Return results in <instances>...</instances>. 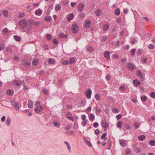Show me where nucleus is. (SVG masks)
<instances>
[{
	"mask_svg": "<svg viewBox=\"0 0 155 155\" xmlns=\"http://www.w3.org/2000/svg\"><path fill=\"white\" fill-rule=\"evenodd\" d=\"M12 105L14 107L15 110L18 111L19 110V104L15 100H12L11 101Z\"/></svg>",
	"mask_w": 155,
	"mask_h": 155,
	"instance_id": "f257e3e1",
	"label": "nucleus"
},
{
	"mask_svg": "<svg viewBox=\"0 0 155 155\" xmlns=\"http://www.w3.org/2000/svg\"><path fill=\"white\" fill-rule=\"evenodd\" d=\"M101 124L102 127L104 128V131H106L109 127V124L104 119H102Z\"/></svg>",
	"mask_w": 155,
	"mask_h": 155,
	"instance_id": "f03ea898",
	"label": "nucleus"
},
{
	"mask_svg": "<svg viewBox=\"0 0 155 155\" xmlns=\"http://www.w3.org/2000/svg\"><path fill=\"white\" fill-rule=\"evenodd\" d=\"M19 24H20L21 28L23 29L25 28L27 25V21L25 19H22L19 22Z\"/></svg>",
	"mask_w": 155,
	"mask_h": 155,
	"instance_id": "7ed1b4c3",
	"label": "nucleus"
},
{
	"mask_svg": "<svg viewBox=\"0 0 155 155\" xmlns=\"http://www.w3.org/2000/svg\"><path fill=\"white\" fill-rule=\"evenodd\" d=\"M43 110V107L41 106H38L35 107L34 109L35 111L37 114H40L41 112H42Z\"/></svg>",
	"mask_w": 155,
	"mask_h": 155,
	"instance_id": "20e7f679",
	"label": "nucleus"
},
{
	"mask_svg": "<svg viewBox=\"0 0 155 155\" xmlns=\"http://www.w3.org/2000/svg\"><path fill=\"white\" fill-rule=\"evenodd\" d=\"M85 7V5L83 3H80L78 5L77 9L79 12H82Z\"/></svg>",
	"mask_w": 155,
	"mask_h": 155,
	"instance_id": "39448f33",
	"label": "nucleus"
},
{
	"mask_svg": "<svg viewBox=\"0 0 155 155\" xmlns=\"http://www.w3.org/2000/svg\"><path fill=\"white\" fill-rule=\"evenodd\" d=\"M78 26L75 24H73L71 27V29L73 33H75L78 31Z\"/></svg>",
	"mask_w": 155,
	"mask_h": 155,
	"instance_id": "423d86ee",
	"label": "nucleus"
},
{
	"mask_svg": "<svg viewBox=\"0 0 155 155\" xmlns=\"http://www.w3.org/2000/svg\"><path fill=\"white\" fill-rule=\"evenodd\" d=\"M127 66L129 70L132 71L134 70L135 67V65L132 63H128Z\"/></svg>",
	"mask_w": 155,
	"mask_h": 155,
	"instance_id": "0eeeda50",
	"label": "nucleus"
},
{
	"mask_svg": "<svg viewBox=\"0 0 155 155\" xmlns=\"http://www.w3.org/2000/svg\"><path fill=\"white\" fill-rule=\"evenodd\" d=\"M85 94L88 99L91 98L92 94V91L91 89H89L85 92Z\"/></svg>",
	"mask_w": 155,
	"mask_h": 155,
	"instance_id": "6e6552de",
	"label": "nucleus"
},
{
	"mask_svg": "<svg viewBox=\"0 0 155 155\" xmlns=\"http://www.w3.org/2000/svg\"><path fill=\"white\" fill-rule=\"evenodd\" d=\"M23 65L26 68L29 67L31 66V64L30 61H25L22 63Z\"/></svg>",
	"mask_w": 155,
	"mask_h": 155,
	"instance_id": "1a4fd4ad",
	"label": "nucleus"
},
{
	"mask_svg": "<svg viewBox=\"0 0 155 155\" xmlns=\"http://www.w3.org/2000/svg\"><path fill=\"white\" fill-rule=\"evenodd\" d=\"M13 85L14 86H19L22 84V82H20L19 81L17 80H13Z\"/></svg>",
	"mask_w": 155,
	"mask_h": 155,
	"instance_id": "9d476101",
	"label": "nucleus"
},
{
	"mask_svg": "<svg viewBox=\"0 0 155 155\" xmlns=\"http://www.w3.org/2000/svg\"><path fill=\"white\" fill-rule=\"evenodd\" d=\"M137 75L141 79L143 80L144 78V76L143 74H142L141 73V72L140 71H138L136 73Z\"/></svg>",
	"mask_w": 155,
	"mask_h": 155,
	"instance_id": "9b49d317",
	"label": "nucleus"
},
{
	"mask_svg": "<svg viewBox=\"0 0 155 155\" xmlns=\"http://www.w3.org/2000/svg\"><path fill=\"white\" fill-rule=\"evenodd\" d=\"M44 20L48 22L51 21L52 20V18L50 16H46L44 18Z\"/></svg>",
	"mask_w": 155,
	"mask_h": 155,
	"instance_id": "f8f14e48",
	"label": "nucleus"
},
{
	"mask_svg": "<svg viewBox=\"0 0 155 155\" xmlns=\"http://www.w3.org/2000/svg\"><path fill=\"white\" fill-rule=\"evenodd\" d=\"M14 92L13 90H8L6 91V93L7 95L12 96L13 95Z\"/></svg>",
	"mask_w": 155,
	"mask_h": 155,
	"instance_id": "ddd939ff",
	"label": "nucleus"
},
{
	"mask_svg": "<svg viewBox=\"0 0 155 155\" xmlns=\"http://www.w3.org/2000/svg\"><path fill=\"white\" fill-rule=\"evenodd\" d=\"M102 14V12L101 10L99 8L96 9L95 12V15L97 16H99L101 15Z\"/></svg>",
	"mask_w": 155,
	"mask_h": 155,
	"instance_id": "4468645a",
	"label": "nucleus"
},
{
	"mask_svg": "<svg viewBox=\"0 0 155 155\" xmlns=\"http://www.w3.org/2000/svg\"><path fill=\"white\" fill-rule=\"evenodd\" d=\"M91 24V22L89 20H86L84 24V26L86 28L89 27L90 25Z\"/></svg>",
	"mask_w": 155,
	"mask_h": 155,
	"instance_id": "2eb2a0df",
	"label": "nucleus"
},
{
	"mask_svg": "<svg viewBox=\"0 0 155 155\" xmlns=\"http://www.w3.org/2000/svg\"><path fill=\"white\" fill-rule=\"evenodd\" d=\"M42 12V11L40 8H38L35 12V14L36 15H40Z\"/></svg>",
	"mask_w": 155,
	"mask_h": 155,
	"instance_id": "dca6fc26",
	"label": "nucleus"
},
{
	"mask_svg": "<svg viewBox=\"0 0 155 155\" xmlns=\"http://www.w3.org/2000/svg\"><path fill=\"white\" fill-rule=\"evenodd\" d=\"M133 84L135 86L137 87L140 84V81L137 80H135L133 81Z\"/></svg>",
	"mask_w": 155,
	"mask_h": 155,
	"instance_id": "f3484780",
	"label": "nucleus"
},
{
	"mask_svg": "<svg viewBox=\"0 0 155 155\" xmlns=\"http://www.w3.org/2000/svg\"><path fill=\"white\" fill-rule=\"evenodd\" d=\"M84 140L89 147H91L92 146V144L91 143L85 138H84Z\"/></svg>",
	"mask_w": 155,
	"mask_h": 155,
	"instance_id": "a211bd4d",
	"label": "nucleus"
},
{
	"mask_svg": "<svg viewBox=\"0 0 155 155\" xmlns=\"http://www.w3.org/2000/svg\"><path fill=\"white\" fill-rule=\"evenodd\" d=\"M104 56L105 58H107V60L110 59V53L109 51H107L105 52L104 54Z\"/></svg>",
	"mask_w": 155,
	"mask_h": 155,
	"instance_id": "6ab92c4d",
	"label": "nucleus"
},
{
	"mask_svg": "<svg viewBox=\"0 0 155 155\" xmlns=\"http://www.w3.org/2000/svg\"><path fill=\"white\" fill-rule=\"evenodd\" d=\"M61 9V6L59 4H57L55 6V9L56 11H59Z\"/></svg>",
	"mask_w": 155,
	"mask_h": 155,
	"instance_id": "aec40b11",
	"label": "nucleus"
},
{
	"mask_svg": "<svg viewBox=\"0 0 155 155\" xmlns=\"http://www.w3.org/2000/svg\"><path fill=\"white\" fill-rule=\"evenodd\" d=\"M74 18V15L73 14L71 13L68 15L67 19L69 21L72 20Z\"/></svg>",
	"mask_w": 155,
	"mask_h": 155,
	"instance_id": "412c9836",
	"label": "nucleus"
},
{
	"mask_svg": "<svg viewBox=\"0 0 155 155\" xmlns=\"http://www.w3.org/2000/svg\"><path fill=\"white\" fill-rule=\"evenodd\" d=\"M89 119L91 120H93L95 119V116L94 114L91 113L89 116Z\"/></svg>",
	"mask_w": 155,
	"mask_h": 155,
	"instance_id": "4be33fe9",
	"label": "nucleus"
},
{
	"mask_svg": "<svg viewBox=\"0 0 155 155\" xmlns=\"http://www.w3.org/2000/svg\"><path fill=\"white\" fill-rule=\"evenodd\" d=\"M48 61L49 64H52L54 63V60L52 58H49L48 59Z\"/></svg>",
	"mask_w": 155,
	"mask_h": 155,
	"instance_id": "5701e85b",
	"label": "nucleus"
},
{
	"mask_svg": "<svg viewBox=\"0 0 155 155\" xmlns=\"http://www.w3.org/2000/svg\"><path fill=\"white\" fill-rule=\"evenodd\" d=\"M109 25L107 24H105L103 30L104 31H107L109 29Z\"/></svg>",
	"mask_w": 155,
	"mask_h": 155,
	"instance_id": "b1692460",
	"label": "nucleus"
},
{
	"mask_svg": "<svg viewBox=\"0 0 155 155\" xmlns=\"http://www.w3.org/2000/svg\"><path fill=\"white\" fill-rule=\"evenodd\" d=\"M38 63V61L37 59H34L32 62V64L34 66L37 65Z\"/></svg>",
	"mask_w": 155,
	"mask_h": 155,
	"instance_id": "393cba45",
	"label": "nucleus"
},
{
	"mask_svg": "<svg viewBox=\"0 0 155 155\" xmlns=\"http://www.w3.org/2000/svg\"><path fill=\"white\" fill-rule=\"evenodd\" d=\"M146 137L144 135H141L138 137V139L140 141H142L145 139Z\"/></svg>",
	"mask_w": 155,
	"mask_h": 155,
	"instance_id": "a878e982",
	"label": "nucleus"
},
{
	"mask_svg": "<svg viewBox=\"0 0 155 155\" xmlns=\"http://www.w3.org/2000/svg\"><path fill=\"white\" fill-rule=\"evenodd\" d=\"M11 119L9 117H8L6 120L5 122L6 124L9 126L11 123Z\"/></svg>",
	"mask_w": 155,
	"mask_h": 155,
	"instance_id": "bb28decb",
	"label": "nucleus"
},
{
	"mask_svg": "<svg viewBox=\"0 0 155 155\" xmlns=\"http://www.w3.org/2000/svg\"><path fill=\"white\" fill-rule=\"evenodd\" d=\"M14 38L15 39L16 41H20L21 40V38L18 36L14 35Z\"/></svg>",
	"mask_w": 155,
	"mask_h": 155,
	"instance_id": "cd10ccee",
	"label": "nucleus"
},
{
	"mask_svg": "<svg viewBox=\"0 0 155 155\" xmlns=\"http://www.w3.org/2000/svg\"><path fill=\"white\" fill-rule=\"evenodd\" d=\"M75 61V59L74 58H71L69 60V64H72Z\"/></svg>",
	"mask_w": 155,
	"mask_h": 155,
	"instance_id": "c85d7f7f",
	"label": "nucleus"
},
{
	"mask_svg": "<svg viewBox=\"0 0 155 155\" xmlns=\"http://www.w3.org/2000/svg\"><path fill=\"white\" fill-rule=\"evenodd\" d=\"M147 60V58L146 57H143L141 58V61L143 64L146 63Z\"/></svg>",
	"mask_w": 155,
	"mask_h": 155,
	"instance_id": "c756f323",
	"label": "nucleus"
},
{
	"mask_svg": "<svg viewBox=\"0 0 155 155\" xmlns=\"http://www.w3.org/2000/svg\"><path fill=\"white\" fill-rule=\"evenodd\" d=\"M136 49L135 48L132 49L131 50V55L132 56H134L135 55Z\"/></svg>",
	"mask_w": 155,
	"mask_h": 155,
	"instance_id": "7c9ffc66",
	"label": "nucleus"
},
{
	"mask_svg": "<svg viewBox=\"0 0 155 155\" xmlns=\"http://www.w3.org/2000/svg\"><path fill=\"white\" fill-rule=\"evenodd\" d=\"M28 107L31 108L33 107V103L31 101L29 100L28 101Z\"/></svg>",
	"mask_w": 155,
	"mask_h": 155,
	"instance_id": "2f4dec72",
	"label": "nucleus"
},
{
	"mask_svg": "<svg viewBox=\"0 0 155 155\" xmlns=\"http://www.w3.org/2000/svg\"><path fill=\"white\" fill-rule=\"evenodd\" d=\"M141 101L143 102H144L146 101L147 99V97L146 96H141Z\"/></svg>",
	"mask_w": 155,
	"mask_h": 155,
	"instance_id": "473e14b6",
	"label": "nucleus"
},
{
	"mask_svg": "<svg viewBox=\"0 0 155 155\" xmlns=\"http://www.w3.org/2000/svg\"><path fill=\"white\" fill-rule=\"evenodd\" d=\"M53 124L54 127H58L60 126V124L58 123L57 121H54L53 123Z\"/></svg>",
	"mask_w": 155,
	"mask_h": 155,
	"instance_id": "72a5a7b5",
	"label": "nucleus"
},
{
	"mask_svg": "<svg viewBox=\"0 0 155 155\" xmlns=\"http://www.w3.org/2000/svg\"><path fill=\"white\" fill-rule=\"evenodd\" d=\"M3 14L4 16L6 17L8 16V12L6 10H4L3 11Z\"/></svg>",
	"mask_w": 155,
	"mask_h": 155,
	"instance_id": "f704fd0d",
	"label": "nucleus"
},
{
	"mask_svg": "<svg viewBox=\"0 0 155 155\" xmlns=\"http://www.w3.org/2000/svg\"><path fill=\"white\" fill-rule=\"evenodd\" d=\"M122 125V123L120 121H119L117 123V127L120 129H121Z\"/></svg>",
	"mask_w": 155,
	"mask_h": 155,
	"instance_id": "c9c22d12",
	"label": "nucleus"
},
{
	"mask_svg": "<svg viewBox=\"0 0 155 155\" xmlns=\"http://www.w3.org/2000/svg\"><path fill=\"white\" fill-rule=\"evenodd\" d=\"M149 144L152 146L155 145V141L153 140H150L149 142Z\"/></svg>",
	"mask_w": 155,
	"mask_h": 155,
	"instance_id": "e433bc0d",
	"label": "nucleus"
},
{
	"mask_svg": "<svg viewBox=\"0 0 155 155\" xmlns=\"http://www.w3.org/2000/svg\"><path fill=\"white\" fill-rule=\"evenodd\" d=\"M120 13V10L118 8H117L115 11V14L117 15H119Z\"/></svg>",
	"mask_w": 155,
	"mask_h": 155,
	"instance_id": "4c0bfd02",
	"label": "nucleus"
},
{
	"mask_svg": "<svg viewBox=\"0 0 155 155\" xmlns=\"http://www.w3.org/2000/svg\"><path fill=\"white\" fill-rule=\"evenodd\" d=\"M119 141L121 145L123 147L125 146V142L122 140H120Z\"/></svg>",
	"mask_w": 155,
	"mask_h": 155,
	"instance_id": "58836bf2",
	"label": "nucleus"
},
{
	"mask_svg": "<svg viewBox=\"0 0 155 155\" xmlns=\"http://www.w3.org/2000/svg\"><path fill=\"white\" fill-rule=\"evenodd\" d=\"M8 31V30L6 28H4L2 31V32L4 35H5L7 33Z\"/></svg>",
	"mask_w": 155,
	"mask_h": 155,
	"instance_id": "ea45409f",
	"label": "nucleus"
},
{
	"mask_svg": "<svg viewBox=\"0 0 155 155\" xmlns=\"http://www.w3.org/2000/svg\"><path fill=\"white\" fill-rule=\"evenodd\" d=\"M95 97L97 101H99L100 100V96L99 94H96L95 95Z\"/></svg>",
	"mask_w": 155,
	"mask_h": 155,
	"instance_id": "a19ab883",
	"label": "nucleus"
},
{
	"mask_svg": "<svg viewBox=\"0 0 155 155\" xmlns=\"http://www.w3.org/2000/svg\"><path fill=\"white\" fill-rule=\"evenodd\" d=\"M46 38L48 40H51V39L52 37L50 34H46Z\"/></svg>",
	"mask_w": 155,
	"mask_h": 155,
	"instance_id": "79ce46f5",
	"label": "nucleus"
},
{
	"mask_svg": "<svg viewBox=\"0 0 155 155\" xmlns=\"http://www.w3.org/2000/svg\"><path fill=\"white\" fill-rule=\"evenodd\" d=\"M154 47L155 46L153 44H150L148 46V48L150 49H154Z\"/></svg>",
	"mask_w": 155,
	"mask_h": 155,
	"instance_id": "37998d69",
	"label": "nucleus"
},
{
	"mask_svg": "<svg viewBox=\"0 0 155 155\" xmlns=\"http://www.w3.org/2000/svg\"><path fill=\"white\" fill-rule=\"evenodd\" d=\"M25 15V14L22 12H21L19 13L18 15V18H23Z\"/></svg>",
	"mask_w": 155,
	"mask_h": 155,
	"instance_id": "c03bdc74",
	"label": "nucleus"
},
{
	"mask_svg": "<svg viewBox=\"0 0 155 155\" xmlns=\"http://www.w3.org/2000/svg\"><path fill=\"white\" fill-rule=\"evenodd\" d=\"M134 126H135V128L136 129H137L140 126V124L138 122H135V123Z\"/></svg>",
	"mask_w": 155,
	"mask_h": 155,
	"instance_id": "a18cd8bd",
	"label": "nucleus"
},
{
	"mask_svg": "<svg viewBox=\"0 0 155 155\" xmlns=\"http://www.w3.org/2000/svg\"><path fill=\"white\" fill-rule=\"evenodd\" d=\"M135 151L137 153H140L141 151V149L140 147L136 148L135 150Z\"/></svg>",
	"mask_w": 155,
	"mask_h": 155,
	"instance_id": "49530a36",
	"label": "nucleus"
},
{
	"mask_svg": "<svg viewBox=\"0 0 155 155\" xmlns=\"http://www.w3.org/2000/svg\"><path fill=\"white\" fill-rule=\"evenodd\" d=\"M87 120H83L81 123V124L84 127L87 124Z\"/></svg>",
	"mask_w": 155,
	"mask_h": 155,
	"instance_id": "de8ad7c7",
	"label": "nucleus"
},
{
	"mask_svg": "<svg viewBox=\"0 0 155 155\" xmlns=\"http://www.w3.org/2000/svg\"><path fill=\"white\" fill-rule=\"evenodd\" d=\"M107 37L106 36H104L101 38V41H105L107 40Z\"/></svg>",
	"mask_w": 155,
	"mask_h": 155,
	"instance_id": "09e8293b",
	"label": "nucleus"
},
{
	"mask_svg": "<svg viewBox=\"0 0 155 155\" xmlns=\"http://www.w3.org/2000/svg\"><path fill=\"white\" fill-rule=\"evenodd\" d=\"M53 43L55 45H57L58 44V40L56 39H54L52 41Z\"/></svg>",
	"mask_w": 155,
	"mask_h": 155,
	"instance_id": "8fccbe9b",
	"label": "nucleus"
},
{
	"mask_svg": "<svg viewBox=\"0 0 155 155\" xmlns=\"http://www.w3.org/2000/svg\"><path fill=\"white\" fill-rule=\"evenodd\" d=\"M5 47L4 45L0 44V51L3 50L5 48Z\"/></svg>",
	"mask_w": 155,
	"mask_h": 155,
	"instance_id": "3c124183",
	"label": "nucleus"
},
{
	"mask_svg": "<svg viewBox=\"0 0 155 155\" xmlns=\"http://www.w3.org/2000/svg\"><path fill=\"white\" fill-rule=\"evenodd\" d=\"M122 117V115L121 114H119L116 116V117L117 120H119V119L121 118Z\"/></svg>",
	"mask_w": 155,
	"mask_h": 155,
	"instance_id": "603ef678",
	"label": "nucleus"
},
{
	"mask_svg": "<svg viewBox=\"0 0 155 155\" xmlns=\"http://www.w3.org/2000/svg\"><path fill=\"white\" fill-rule=\"evenodd\" d=\"M119 90L121 91H124L126 90V88L124 86H121L120 87Z\"/></svg>",
	"mask_w": 155,
	"mask_h": 155,
	"instance_id": "864d4df0",
	"label": "nucleus"
},
{
	"mask_svg": "<svg viewBox=\"0 0 155 155\" xmlns=\"http://www.w3.org/2000/svg\"><path fill=\"white\" fill-rule=\"evenodd\" d=\"M29 22L30 24L29 25V26H30V28H31V27L34 25V21L32 20H30Z\"/></svg>",
	"mask_w": 155,
	"mask_h": 155,
	"instance_id": "5fc2aeb1",
	"label": "nucleus"
},
{
	"mask_svg": "<svg viewBox=\"0 0 155 155\" xmlns=\"http://www.w3.org/2000/svg\"><path fill=\"white\" fill-rule=\"evenodd\" d=\"M150 95L152 98L155 97V93L154 92H152L150 93Z\"/></svg>",
	"mask_w": 155,
	"mask_h": 155,
	"instance_id": "6e6d98bb",
	"label": "nucleus"
},
{
	"mask_svg": "<svg viewBox=\"0 0 155 155\" xmlns=\"http://www.w3.org/2000/svg\"><path fill=\"white\" fill-rule=\"evenodd\" d=\"M63 64L64 65H66L68 64H69V62L68 60H65L63 62Z\"/></svg>",
	"mask_w": 155,
	"mask_h": 155,
	"instance_id": "4d7b16f0",
	"label": "nucleus"
},
{
	"mask_svg": "<svg viewBox=\"0 0 155 155\" xmlns=\"http://www.w3.org/2000/svg\"><path fill=\"white\" fill-rule=\"evenodd\" d=\"M137 42V41L135 39H133L132 40L131 43L132 44H134Z\"/></svg>",
	"mask_w": 155,
	"mask_h": 155,
	"instance_id": "13d9d810",
	"label": "nucleus"
},
{
	"mask_svg": "<svg viewBox=\"0 0 155 155\" xmlns=\"http://www.w3.org/2000/svg\"><path fill=\"white\" fill-rule=\"evenodd\" d=\"M42 91L44 94H47V93H48V91H47V90L46 89H45V88L43 89H42Z\"/></svg>",
	"mask_w": 155,
	"mask_h": 155,
	"instance_id": "bf43d9fd",
	"label": "nucleus"
},
{
	"mask_svg": "<svg viewBox=\"0 0 155 155\" xmlns=\"http://www.w3.org/2000/svg\"><path fill=\"white\" fill-rule=\"evenodd\" d=\"M93 50V48L92 47H90L88 48H87V51L90 52H91Z\"/></svg>",
	"mask_w": 155,
	"mask_h": 155,
	"instance_id": "052dcab7",
	"label": "nucleus"
},
{
	"mask_svg": "<svg viewBox=\"0 0 155 155\" xmlns=\"http://www.w3.org/2000/svg\"><path fill=\"white\" fill-rule=\"evenodd\" d=\"M98 123L97 122H95L93 124V126L95 128H97L98 127Z\"/></svg>",
	"mask_w": 155,
	"mask_h": 155,
	"instance_id": "680f3d73",
	"label": "nucleus"
},
{
	"mask_svg": "<svg viewBox=\"0 0 155 155\" xmlns=\"http://www.w3.org/2000/svg\"><path fill=\"white\" fill-rule=\"evenodd\" d=\"M107 135V133H104L101 136V138L103 139Z\"/></svg>",
	"mask_w": 155,
	"mask_h": 155,
	"instance_id": "e2e57ef3",
	"label": "nucleus"
},
{
	"mask_svg": "<svg viewBox=\"0 0 155 155\" xmlns=\"http://www.w3.org/2000/svg\"><path fill=\"white\" fill-rule=\"evenodd\" d=\"M41 102L39 101H37L35 102V106H38L40 104Z\"/></svg>",
	"mask_w": 155,
	"mask_h": 155,
	"instance_id": "0e129e2a",
	"label": "nucleus"
},
{
	"mask_svg": "<svg viewBox=\"0 0 155 155\" xmlns=\"http://www.w3.org/2000/svg\"><path fill=\"white\" fill-rule=\"evenodd\" d=\"M131 151L130 149H127L126 150V153L128 154H130L131 153Z\"/></svg>",
	"mask_w": 155,
	"mask_h": 155,
	"instance_id": "69168bd1",
	"label": "nucleus"
},
{
	"mask_svg": "<svg viewBox=\"0 0 155 155\" xmlns=\"http://www.w3.org/2000/svg\"><path fill=\"white\" fill-rule=\"evenodd\" d=\"M100 131L98 129H96L94 131V133L96 135H97L100 133Z\"/></svg>",
	"mask_w": 155,
	"mask_h": 155,
	"instance_id": "338daca9",
	"label": "nucleus"
},
{
	"mask_svg": "<svg viewBox=\"0 0 155 155\" xmlns=\"http://www.w3.org/2000/svg\"><path fill=\"white\" fill-rule=\"evenodd\" d=\"M43 48H44V49L46 51H47L48 49V45H45L44 46Z\"/></svg>",
	"mask_w": 155,
	"mask_h": 155,
	"instance_id": "774afa93",
	"label": "nucleus"
}]
</instances>
